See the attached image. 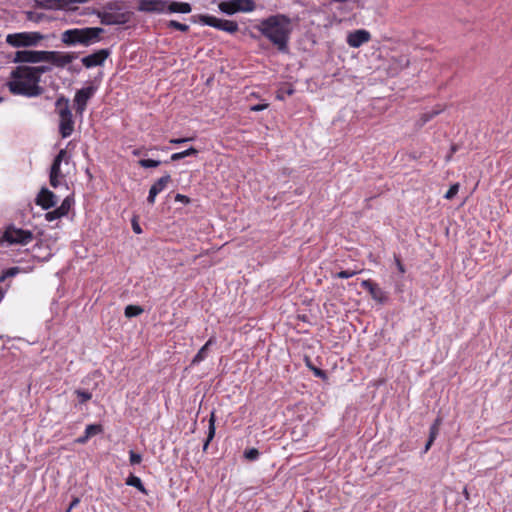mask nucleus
I'll return each mask as SVG.
<instances>
[{"label":"nucleus","mask_w":512,"mask_h":512,"mask_svg":"<svg viewBox=\"0 0 512 512\" xmlns=\"http://www.w3.org/2000/svg\"><path fill=\"white\" fill-rule=\"evenodd\" d=\"M219 9L220 11H222L223 13H226L228 15H232L236 12H238V10H246V9H249V7H237L236 4H235V1L232 0L230 2H222L219 4Z\"/></svg>","instance_id":"nucleus-21"},{"label":"nucleus","mask_w":512,"mask_h":512,"mask_svg":"<svg viewBox=\"0 0 512 512\" xmlns=\"http://www.w3.org/2000/svg\"><path fill=\"white\" fill-rule=\"evenodd\" d=\"M50 70V67L48 66H38V67H31L28 66V72H30L34 78L38 80V83H40L41 75L43 73H46Z\"/></svg>","instance_id":"nucleus-27"},{"label":"nucleus","mask_w":512,"mask_h":512,"mask_svg":"<svg viewBox=\"0 0 512 512\" xmlns=\"http://www.w3.org/2000/svg\"><path fill=\"white\" fill-rule=\"evenodd\" d=\"M171 177L169 174L162 176L150 188L147 202L151 205L155 203L156 196L164 190L166 185L170 182Z\"/></svg>","instance_id":"nucleus-15"},{"label":"nucleus","mask_w":512,"mask_h":512,"mask_svg":"<svg viewBox=\"0 0 512 512\" xmlns=\"http://www.w3.org/2000/svg\"><path fill=\"white\" fill-rule=\"evenodd\" d=\"M65 512H69V510H66Z\"/></svg>","instance_id":"nucleus-54"},{"label":"nucleus","mask_w":512,"mask_h":512,"mask_svg":"<svg viewBox=\"0 0 512 512\" xmlns=\"http://www.w3.org/2000/svg\"><path fill=\"white\" fill-rule=\"evenodd\" d=\"M100 27H87L82 29L66 30L62 34V41L68 45L83 44L88 46L99 41L100 35L103 33Z\"/></svg>","instance_id":"nucleus-3"},{"label":"nucleus","mask_w":512,"mask_h":512,"mask_svg":"<svg viewBox=\"0 0 512 512\" xmlns=\"http://www.w3.org/2000/svg\"><path fill=\"white\" fill-rule=\"evenodd\" d=\"M192 10L191 5L187 2L173 1L166 5L165 11L169 13H182L187 14Z\"/></svg>","instance_id":"nucleus-18"},{"label":"nucleus","mask_w":512,"mask_h":512,"mask_svg":"<svg viewBox=\"0 0 512 512\" xmlns=\"http://www.w3.org/2000/svg\"><path fill=\"white\" fill-rule=\"evenodd\" d=\"M45 36L40 32H19L11 33L6 36V43L12 47H34L37 46Z\"/></svg>","instance_id":"nucleus-5"},{"label":"nucleus","mask_w":512,"mask_h":512,"mask_svg":"<svg viewBox=\"0 0 512 512\" xmlns=\"http://www.w3.org/2000/svg\"><path fill=\"white\" fill-rule=\"evenodd\" d=\"M440 424H441V420H440V418H437L435 420V422L433 423V425L430 427L429 439L426 442L424 448H430L432 446L434 439L437 437V435L439 433Z\"/></svg>","instance_id":"nucleus-23"},{"label":"nucleus","mask_w":512,"mask_h":512,"mask_svg":"<svg viewBox=\"0 0 512 512\" xmlns=\"http://www.w3.org/2000/svg\"><path fill=\"white\" fill-rule=\"evenodd\" d=\"M256 29L279 52L287 53L290 36L293 30L291 19L284 14L271 15L259 22Z\"/></svg>","instance_id":"nucleus-1"},{"label":"nucleus","mask_w":512,"mask_h":512,"mask_svg":"<svg viewBox=\"0 0 512 512\" xmlns=\"http://www.w3.org/2000/svg\"><path fill=\"white\" fill-rule=\"evenodd\" d=\"M99 16L101 18V23H103V24L113 25V24L120 23V21L116 18V16L111 13H103V14H99Z\"/></svg>","instance_id":"nucleus-30"},{"label":"nucleus","mask_w":512,"mask_h":512,"mask_svg":"<svg viewBox=\"0 0 512 512\" xmlns=\"http://www.w3.org/2000/svg\"><path fill=\"white\" fill-rule=\"evenodd\" d=\"M2 101V98L0 97V102Z\"/></svg>","instance_id":"nucleus-53"},{"label":"nucleus","mask_w":512,"mask_h":512,"mask_svg":"<svg viewBox=\"0 0 512 512\" xmlns=\"http://www.w3.org/2000/svg\"><path fill=\"white\" fill-rule=\"evenodd\" d=\"M65 162L66 164L69 161V157L67 155L66 149H61L59 153L53 160V163L50 168V184L52 187H58L62 181L64 180V174L61 171V163Z\"/></svg>","instance_id":"nucleus-8"},{"label":"nucleus","mask_w":512,"mask_h":512,"mask_svg":"<svg viewBox=\"0 0 512 512\" xmlns=\"http://www.w3.org/2000/svg\"><path fill=\"white\" fill-rule=\"evenodd\" d=\"M75 394L79 398V402L81 404L89 401L92 398V394L89 391H86V390L78 389V390L75 391Z\"/></svg>","instance_id":"nucleus-33"},{"label":"nucleus","mask_w":512,"mask_h":512,"mask_svg":"<svg viewBox=\"0 0 512 512\" xmlns=\"http://www.w3.org/2000/svg\"><path fill=\"white\" fill-rule=\"evenodd\" d=\"M109 56V50L101 49L82 58V63L86 68L100 66Z\"/></svg>","instance_id":"nucleus-13"},{"label":"nucleus","mask_w":512,"mask_h":512,"mask_svg":"<svg viewBox=\"0 0 512 512\" xmlns=\"http://www.w3.org/2000/svg\"><path fill=\"white\" fill-rule=\"evenodd\" d=\"M303 512H309V511H303Z\"/></svg>","instance_id":"nucleus-55"},{"label":"nucleus","mask_w":512,"mask_h":512,"mask_svg":"<svg viewBox=\"0 0 512 512\" xmlns=\"http://www.w3.org/2000/svg\"><path fill=\"white\" fill-rule=\"evenodd\" d=\"M266 107H267V104H258V105L253 106L251 109L253 111H261V110H264Z\"/></svg>","instance_id":"nucleus-48"},{"label":"nucleus","mask_w":512,"mask_h":512,"mask_svg":"<svg viewBox=\"0 0 512 512\" xmlns=\"http://www.w3.org/2000/svg\"><path fill=\"white\" fill-rule=\"evenodd\" d=\"M126 485L135 487L138 489L141 493L147 494V490L144 487L141 479L133 474H130L126 479Z\"/></svg>","instance_id":"nucleus-22"},{"label":"nucleus","mask_w":512,"mask_h":512,"mask_svg":"<svg viewBox=\"0 0 512 512\" xmlns=\"http://www.w3.org/2000/svg\"><path fill=\"white\" fill-rule=\"evenodd\" d=\"M193 138L191 137H187V138H172L170 139V143L171 144H175V145H178V144H182V143H186V142H189V141H192Z\"/></svg>","instance_id":"nucleus-41"},{"label":"nucleus","mask_w":512,"mask_h":512,"mask_svg":"<svg viewBox=\"0 0 512 512\" xmlns=\"http://www.w3.org/2000/svg\"><path fill=\"white\" fill-rule=\"evenodd\" d=\"M356 274H358V271L356 270H343L337 273L335 276L338 278L347 279L353 277Z\"/></svg>","instance_id":"nucleus-39"},{"label":"nucleus","mask_w":512,"mask_h":512,"mask_svg":"<svg viewBox=\"0 0 512 512\" xmlns=\"http://www.w3.org/2000/svg\"><path fill=\"white\" fill-rule=\"evenodd\" d=\"M47 51L19 50L15 53L13 63H41L46 62Z\"/></svg>","instance_id":"nucleus-9"},{"label":"nucleus","mask_w":512,"mask_h":512,"mask_svg":"<svg viewBox=\"0 0 512 512\" xmlns=\"http://www.w3.org/2000/svg\"><path fill=\"white\" fill-rule=\"evenodd\" d=\"M18 271H19V268H18V267L10 268V269H8V270L5 272L4 276H7V277L14 276V275H16V274L18 273Z\"/></svg>","instance_id":"nucleus-43"},{"label":"nucleus","mask_w":512,"mask_h":512,"mask_svg":"<svg viewBox=\"0 0 512 512\" xmlns=\"http://www.w3.org/2000/svg\"><path fill=\"white\" fill-rule=\"evenodd\" d=\"M28 66H18L11 72V79L7 82L9 91L14 95L25 97H37L43 93V88L38 80L26 71Z\"/></svg>","instance_id":"nucleus-2"},{"label":"nucleus","mask_w":512,"mask_h":512,"mask_svg":"<svg viewBox=\"0 0 512 512\" xmlns=\"http://www.w3.org/2000/svg\"><path fill=\"white\" fill-rule=\"evenodd\" d=\"M287 93L290 95V94L293 93V90L290 89V90L287 91Z\"/></svg>","instance_id":"nucleus-52"},{"label":"nucleus","mask_w":512,"mask_h":512,"mask_svg":"<svg viewBox=\"0 0 512 512\" xmlns=\"http://www.w3.org/2000/svg\"><path fill=\"white\" fill-rule=\"evenodd\" d=\"M214 434H215V419H214V413H211L210 420H209V434H208V437L203 445V448L208 447L209 442L213 438Z\"/></svg>","instance_id":"nucleus-31"},{"label":"nucleus","mask_w":512,"mask_h":512,"mask_svg":"<svg viewBox=\"0 0 512 512\" xmlns=\"http://www.w3.org/2000/svg\"><path fill=\"white\" fill-rule=\"evenodd\" d=\"M64 6L65 4L59 0H41L39 2V7L44 9H58Z\"/></svg>","instance_id":"nucleus-26"},{"label":"nucleus","mask_w":512,"mask_h":512,"mask_svg":"<svg viewBox=\"0 0 512 512\" xmlns=\"http://www.w3.org/2000/svg\"><path fill=\"white\" fill-rule=\"evenodd\" d=\"M142 312H143L142 307L137 306V305H128L125 308L124 314L127 318H132V317H136V316L140 315Z\"/></svg>","instance_id":"nucleus-28"},{"label":"nucleus","mask_w":512,"mask_h":512,"mask_svg":"<svg viewBox=\"0 0 512 512\" xmlns=\"http://www.w3.org/2000/svg\"><path fill=\"white\" fill-rule=\"evenodd\" d=\"M161 164L159 160H153V159H141L139 161V165L143 168H152L157 167Z\"/></svg>","instance_id":"nucleus-34"},{"label":"nucleus","mask_w":512,"mask_h":512,"mask_svg":"<svg viewBox=\"0 0 512 512\" xmlns=\"http://www.w3.org/2000/svg\"><path fill=\"white\" fill-rule=\"evenodd\" d=\"M175 200H176V201H179V202H185V203H188V202H189L188 197H187V196H185V195H182V194H177V195L175 196Z\"/></svg>","instance_id":"nucleus-46"},{"label":"nucleus","mask_w":512,"mask_h":512,"mask_svg":"<svg viewBox=\"0 0 512 512\" xmlns=\"http://www.w3.org/2000/svg\"><path fill=\"white\" fill-rule=\"evenodd\" d=\"M70 207H71V201L70 199L67 197L63 200V202L61 203V205L56 208L60 214H62L63 216L67 215L69 210H70Z\"/></svg>","instance_id":"nucleus-35"},{"label":"nucleus","mask_w":512,"mask_h":512,"mask_svg":"<svg viewBox=\"0 0 512 512\" xmlns=\"http://www.w3.org/2000/svg\"><path fill=\"white\" fill-rule=\"evenodd\" d=\"M79 503L80 499L78 497H74L66 510H69V512H71V510L75 508Z\"/></svg>","instance_id":"nucleus-42"},{"label":"nucleus","mask_w":512,"mask_h":512,"mask_svg":"<svg viewBox=\"0 0 512 512\" xmlns=\"http://www.w3.org/2000/svg\"><path fill=\"white\" fill-rule=\"evenodd\" d=\"M199 19L200 22L204 25L216 28L221 31H225L230 34L236 33L239 29L237 22L226 19H220L212 15H201Z\"/></svg>","instance_id":"nucleus-7"},{"label":"nucleus","mask_w":512,"mask_h":512,"mask_svg":"<svg viewBox=\"0 0 512 512\" xmlns=\"http://www.w3.org/2000/svg\"><path fill=\"white\" fill-rule=\"evenodd\" d=\"M198 154V150L193 148V147H190L184 151H181V152H177V153H173L170 157L171 161H178L180 159H183L185 157H189V156H196Z\"/></svg>","instance_id":"nucleus-24"},{"label":"nucleus","mask_w":512,"mask_h":512,"mask_svg":"<svg viewBox=\"0 0 512 512\" xmlns=\"http://www.w3.org/2000/svg\"><path fill=\"white\" fill-rule=\"evenodd\" d=\"M395 262L399 272L403 274L405 272V268L398 257H395Z\"/></svg>","instance_id":"nucleus-45"},{"label":"nucleus","mask_w":512,"mask_h":512,"mask_svg":"<svg viewBox=\"0 0 512 512\" xmlns=\"http://www.w3.org/2000/svg\"><path fill=\"white\" fill-rule=\"evenodd\" d=\"M142 461V456L139 453H136L134 450H130V464L137 465Z\"/></svg>","instance_id":"nucleus-40"},{"label":"nucleus","mask_w":512,"mask_h":512,"mask_svg":"<svg viewBox=\"0 0 512 512\" xmlns=\"http://www.w3.org/2000/svg\"><path fill=\"white\" fill-rule=\"evenodd\" d=\"M458 191H459V184L455 183V184L451 185L449 190L445 193L444 198L447 200H451L455 197V195L458 193Z\"/></svg>","instance_id":"nucleus-36"},{"label":"nucleus","mask_w":512,"mask_h":512,"mask_svg":"<svg viewBox=\"0 0 512 512\" xmlns=\"http://www.w3.org/2000/svg\"><path fill=\"white\" fill-rule=\"evenodd\" d=\"M237 7H249L246 10H238V12H251L255 9L253 0H234Z\"/></svg>","instance_id":"nucleus-29"},{"label":"nucleus","mask_w":512,"mask_h":512,"mask_svg":"<svg viewBox=\"0 0 512 512\" xmlns=\"http://www.w3.org/2000/svg\"><path fill=\"white\" fill-rule=\"evenodd\" d=\"M401 64L402 66H407L409 64V61L406 57H401Z\"/></svg>","instance_id":"nucleus-49"},{"label":"nucleus","mask_w":512,"mask_h":512,"mask_svg":"<svg viewBox=\"0 0 512 512\" xmlns=\"http://www.w3.org/2000/svg\"><path fill=\"white\" fill-rule=\"evenodd\" d=\"M442 110L441 109H438V108H435V109H432L431 111L429 112H425L423 113L419 120L417 121V125L419 127H422L423 125H425L428 121H430L433 117H435L436 115H438Z\"/></svg>","instance_id":"nucleus-25"},{"label":"nucleus","mask_w":512,"mask_h":512,"mask_svg":"<svg viewBox=\"0 0 512 512\" xmlns=\"http://www.w3.org/2000/svg\"><path fill=\"white\" fill-rule=\"evenodd\" d=\"M259 455V450H245L244 458L248 461H255L258 459Z\"/></svg>","instance_id":"nucleus-37"},{"label":"nucleus","mask_w":512,"mask_h":512,"mask_svg":"<svg viewBox=\"0 0 512 512\" xmlns=\"http://www.w3.org/2000/svg\"><path fill=\"white\" fill-rule=\"evenodd\" d=\"M3 239L10 245H27L34 239L30 230L8 226L3 234Z\"/></svg>","instance_id":"nucleus-6"},{"label":"nucleus","mask_w":512,"mask_h":512,"mask_svg":"<svg viewBox=\"0 0 512 512\" xmlns=\"http://www.w3.org/2000/svg\"><path fill=\"white\" fill-rule=\"evenodd\" d=\"M216 339L215 337L209 338V340L200 348V350L197 352V354L194 356L192 360V364H198L202 362L208 354V349L211 345L215 344Z\"/></svg>","instance_id":"nucleus-19"},{"label":"nucleus","mask_w":512,"mask_h":512,"mask_svg":"<svg viewBox=\"0 0 512 512\" xmlns=\"http://www.w3.org/2000/svg\"><path fill=\"white\" fill-rule=\"evenodd\" d=\"M69 104L70 101L65 96H60L55 102L59 115V132L63 138L69 137L74 131V120Z\"/></svg>","instance_id":"nucleus-4"},{"label":"nucleus","mask_w":512,"mask_h":512,"mask_svg":"<svg viewBox=\"0 0 512 512\" xmlns=\"http://www.w3.org/2000/svg\"><path fill=\"white\" fill-rule=\"evenodd\" d=\"M167 27L169 28H174V29H177L179 31H182V32H187L189 30V26L186 25V24H182L176 20H170L168 23H167Z\"/></svg>","instance_id":"nucleus-32"},{"label":"nucleus","mask_w":512,"mask_h":512,"mask_svg":"<svg viewBox=\"0 0 512 512\" xmlns=\"http://www.w3.org/2000/svg\"><path fill=\"white\" fill-rule=\"evenodd\" d=\"M167 2L163 0H139L137 9L141 12H165Z\"/></svg>","instance_id":"nucleus-12"},{"label":"nucleus","mask_w":512,"mask_h":512,"mask_svg":"<svg viewBox=\"0 0 512 512\" xmlns=\"http://www.w3.org/2000/svg\"><path fill=\"white\" fill-rule=\"evenodd\" d=\"M361 286L370 293L371 297L374 300L382 303L386 299L382 289L379 288L378 285L372 282L371 280H363L361 282Z\"/></svg>","instance_id":"nucleus-17"},{"label":"nucleus","mask_w":512,"mask_h":512,"mask_svg":"<svg viewBox=\"0 0 512 512\" xmlns=\"http://www.w3.org/2000/svg\"><path fill=\"white\" fill-rule=\"evenodd\" d=\"M95 88L88 86L78 90L74 97V104L76 113L82 115L86 109L89 99L94 95Z\"/></svg>","instance_id":"nucleus-11"},{"label":"nucleus","mask_w":512,"mask_h":512,"mask_svg":"<svg viewBox=\"0 0 512 512\" xmlns=\"http://www.w3.org/2000/svg\"><path fill=\"white\" fill-rule=\"evenodd\" d=\"M60 2H63V4L68 5V4H72V3H85V2H88L89 0H59Z\"/></svg>","instance_id":"nucleus-44"},{"label":"nucleus","mask_w":512,"mask_h":512,"mask_svg":"<svg viewBox=\"0 0 512 512\" xmlns=\"http://www.w3.org/2000/svg\"><path fill=\"white\" fill-rule=\"evenodd\" d=\"M132 228L136 234H140L142 232L140 225L136 221L132 222Z\"/></svg>","instance_id":"nucleus-47"},{"label":"nucleus","mask_w":512,"mask_h":512,"mask_svg":"<svg viewBox=\"0 0 512 512\" xmlns=\"http://www.w3.org/2000/svg\"><path fill=\"white\" fill-rule=\"evenodd\" d=\"M315 374H316L317 376H323V375H324V372H323L322 370H320V369H315Z\"/></svg>","instance_id":"nucleus-50"},{"label":"nucleus","mask_w":512,"mask_h":512,"mask_svg":"<svg viewBox=\"0 0 512 512\" xmlns=\"http://www.w3.org/2000/svg\"><path fill=\"white\" fill-rule=\"evenodd\" d=\"M46 57V62H51L60 68H63L66 65L72 63L77 58L75 53L60 51H47Z\"/></svg>","instance_id":"nucleus-10"},{"label":"nucleus","mask_w":512,"mask_h":512,"mask_svg":"<svg viewBox=\"0 0 512 512\" xmlns=\"http://www.w3.org/2000/svg\"><path fill=\"white\" fill-rule=\"evenodd\" d=\"M102 432V426L100 424H91L88 425L85 429V436L79 437L76 442L79 444H83L86 439L97 435Z\"/></svg>","instance_id":"nucleus-20"},{"label":"nucleus","mask_w":512,"mask_h":512,"mask_svg":"<svg viewBox=\"0 0 512 512\" xmlns=\"http://www.w3.org/2000/svg\"><path fill=\"white\" fill-rule=\"evenodd\" d=\"M57 203L56 195L48 190L47 188H42L37 195L36 204L41 206L43 209L48 210L51 207H54Z\"/></svg>","instance_id":"nucleus-14"},{"label":"nucleus","mask_w":512,"mask_h":512,"mask_svg":"<svg viewBox=\"0 0 512 512\" xmlns=\"http://www.w3.org/2000/svg\"><path fill=\"white\" fill-rule=\"evenodd\" d=\"M370 40V33L366 30H356L347 37V43L353 48H358Z\"/></svg>","instance_id":"nucleus-16"},{"label":"nucleus","mask_w":512,"mask_h":512,"mask_svg":"<svg viewBox=\"0 0 512 512\" xmlns=\"http://www.w3.org/2000/svg\"><path fill=\"white\" fill-rule=\"evenodd\" d=\"M464 496L466 497V499L469 498V493L466 488L464 489Z\"/></svg>","instance_id":"nucleus-51"},{"label":"nucleus","mask_w":512,"mask_h":512,"mask_svg":"<svg viewBox=\"0 0 512 512\" xmlns=\"http://www.w3.org/2000/svg\"><path fill=\"white\" fill-rule=\"evenodd\" d=\"M61 217H63V215H62V214H60V212H59L57 209H55V210H53V211H49V212H47V213L45 214V219H46L47 221H49V222H52V221H54V220H56V219H59V218H61Z\"/></svg>","instance_id":"nucleus-38"}]
</instances>
